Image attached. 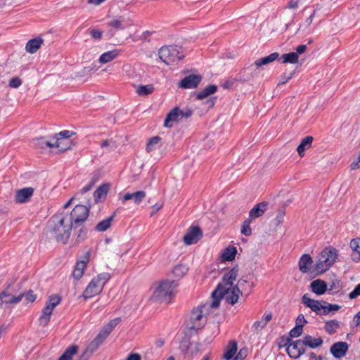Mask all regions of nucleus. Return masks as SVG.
<instances>
[{
  "label": "nucleus",
  "instance_id": "f257e3e1",
  "mask_svg": "<svg viewBox=\"0 0 360 360\" xmlns=\"http://www.w3.org/2000/svg\"><path fill=\"white\" fill-rule=\"evenodd\" d=\"M66 218L67 214L64 212H58L54 214L50 221L52 224L51 232L57 241H60L64 244L67 243L71 234V230L74 228L70 222L68 224H65Z\"/></svg>",
  "mask_w": 360,
  "mask_h": 360
},
{
  "label": "nucleus",
  "instance_id": "f03ea898",
  "mask_svg": "<svg viewBox=\"0 0 360 360\" xmlns=\"http://www.w3.org/2000/svg\"><path fill=\"white\" fill-rule=\"evenodd\" d=\"M179 283L174 280H163L159 283L151 296V300L158 302H172L176 296V289Z\"/></svg>",
  "mask_w": 360,
  "mask_h": 360
},
{
  "label": "nucleus",
  "instance_id": "7ed1b4c3",
  "mask_svg": "<svg viewBox=\"0 0 360 360\" xmlns=\"http://www.w3.org/2000/svg\"><path fill=\"white\" fill-rule=\"evenodd\" d=\"M181 49L177 45L162 46L158 51L159 58L166 65H174L184 58Z\"/></svg>",
  "mask_w": 360,
  "mask_h": 360
},
{
  "label": "nucleus",
  "instance_id": "20e7f679",
  "mask_svg": "<svg viewBox=\"0 0 360 360\" xmlns=\"http://www.w3.org/2000/svg\"><path fill=\"white\" fill-rule=\"evenodd\" d=\"M90 212V205H77L70 214V223L74 228L81 225L86 221Z\"/></svg>",
  "mask_w": 360,
  "mask_h": 360
},
{
  "label": "nucleus",
  "instance_id": "39448f33",
  "mask_svg": "<svg viewBox=\"0 0 360 360\" xmlns=\"http://www.w3.org/2000/svg\"><path fill=\"white\" fill-rule=\"evenodd\" d=\"M202 238V231L198 226H191L183 237L184 243L187 245L197 243Z\"/></svg>",
  "mask_w": 360,
  "mask_h": 360
},
{
  "label": "nucleus",
  "instance_id": "423d86ee",
  "mask_svg": "<svg viewBox=\"0 0 360 360\" xmlns=\"http://www.w3.org/2000/svg\"><path fill=\"white\" fill-rule=\"evenodd\" d=\"M11 286V283H6L5 289L0 292V307L5 304L6 305L8 304H15L21 302L23 298L22 295H18V296H14L10 292V288Z\"/></svg>",
  "mask_w": 360,
  "mask_h": 360
},
{
  "label": "nucleus",
  "instance_id": "0eeeda50",
  "mask_svg": "<svg viewBox=\"0 0 360 360\" xmlns=\"http://www.w3.org/2000/svg\"><path fill=\"white\" fill-rule=\"evenodd\" d=\"M306 352V348L302 339L293 341L291 340V345L286 349L288 356L292 359H298Z\"/></svg>",
  "mask_w": 360,
  "mask_h": 360
},
{
  "label": "nucleus",
  "instance_id": "6e6552de",
  "mask_svg": "<svg viewBox=\"0 0 360 360\" xmlns=\"http://www.w3.org/2000/svg\"><path fill=\"white\" fill-rule=\"evenodd\" d=\"M200 75H189L179 82V87L184 89H195L202 81Z\"/></svg>",
  "mask_w": 360,
  "mask_h": 360
},
{
  "label": "nucleus",
  "instance_id": "1a4fd4ad",
  "mask_svg": "<svg viewBox=\"0 0 360 360\" xmlns=\"http://www.w3.org/2000/svg\"><path fill=\"white\" fill-rule=\"evenodd\" d=\"M200 347L199 343H193L189 339L184 338L180 342L179 349L184 354L193 356L198 352Z\"/></svg>",
  "mask_w": 360,
  "mask_h": 360
},
{
  "label": "nucleus",
  "instance_id": "9d476101",
  "mask_svg": "<svg viewBox=\"0 0 360 360\" xmlns=\"http://www.w3.org/2000/svg\"><path fill=\"white\" fill-rule=\"evenodd\" d=\"M207 307V304H201L197 308H194L191 313L190 322L193 324L189 329L197 330L200 328V324H197L203 316L204 309Z\"/></svg>",
  "mask_w": 360,
  "mask_h": 360
},
{
  "label": "nucleus",
  "instance_id": "9b49d317",
  "mask_svg": "<svg viewBox=\"0 0 360 360\" xmlns=\"http://www.w3.org/2000/svg\"><path fill=\"white\" fill-rule=\"evenodd\" d=\"M104 341L98 335L86 346L85 350L82 354L80 359L82 360H88L90 356L98 349Z\"/></svg>",
  "mask_w": 360,
  "mask_h": 360
},
{
  "label": "nucleus",
  "instance_id": "f8f14e48",
  "mask_svg": "<svg viewBox=\"0 0 360 360\" xmlns=\"http://www.w3.org/2000/svg\"><path fill=\"white\" fill-rule=\"evenodd\" d=\"M238 273V266L236 265L224 274L221 282L218 284L222 285V287L225 289L233 287V281L236 280Z\"/></svg>",
  "mask_w": 360,
  "mask_h": 360
},
{
  "label": "nucleus",
  "instance_id": "ddd939ff",
  "mask_svg": "<svg viewBox=\"0 0 360 360\" xmlns=\"http://www.w3.org/2000/svg\"><path fill=\"white\" fill-rule=\"evenodd\" d=\"M349 346L346 342H338L330 347V352L335 359H340L346 355Z\"/></svg>",
  "mask_w": 360,
  "mask_h": 360
},
{
  "label": "nucleus",
  "instance_id": "4468645a",
  "mask_svg": "<svg viewBox=\"0 0 360 360\" xmlns=\"http://www.w3.org/2000/svg\"><path fill=\"white\" fill-rule=\"evenodd\" d=\"M227 292V289L222 287V285L217 284L215 290L212 292V297L213 299L212 303L210 304L208 307L216 309L219 307L220 302L224 297L225 293Z\"/></svg>",
  "mask_w": 360,
  "mask_h": 360
},
{
  "label": "nucleus",
  "instance_id": "2eb2a0df",
  "mask_svg": "<svg viewBox=\"0 0 360 360\" xmlns=\"http://www.w3.org/2000/svg\"><path fill=\"white\" fill-rule=\"evenodd\" d=\"M89 261V252H87L84 256V259L81 261H77L75 269L72 271V276L76 281H79L84 274V270L86 266V264Z\"/></svg>",
  "mask_w": 360,
  "mask_h": 360
},
{
  "label": "nucleus",
  "instance_id": "dca6fc26",
  "mask_svg": "<svg viewBox=\"0 0 360 360\" xmlns=\"http://www.w3.org/2000/svg\"><path fill=\"white\" fill-rule=\"evenodd\" d=\"M103 290V288L100 284L92 278L86 289L84 290L82 296L85 300L90 299L94 296L98 295Z\"/></svg>",
  "mask_w": 360,
  "mask_h": 360
},
{
  "label": "nucleus",
  "instance_id": "f3484780",
  "mask_svg": "<svg viewBox=\"0 0 360 360\" xmlns=\"http://www.w3.org/2000/svg\"><path fill=\"white\" fill-rule=\"evenodd\" d=\"M302 302L304 306L311 309L317 315L320 316L321 313L322 301L315 300L308 297V294H304L302 299Z\"/></svg>",
  "mask_w": 360,
  "mask_h": 360
},
{
  "label": "nucleus",
  "instance_id": "a211bd4d",
  "mask_svg": "<svg viewBox=\"0 0 360 360\" xmlns=\"http://www.w3.org/2000/svg\"><path fill=\"white\" fill-rule=\"evenodd\" d=\"M320 255L328 263V265L331 267L338 258V250L331 246L326 247L321 251Z\"/></svg>",
  "mask_w": 360,
  "mask_h": 360
},
{
  "label": "nucleus",
  "instance_id": "6ab92c4d",
  "mask_svg": "<svg viewBox=\"0 0 360 360\" xmlns=\"http://www.w3.org/2000/svg\"><path fill=\"white\" fill-rule=\"evenodd\" d=\"M34 193V188L26 187L16 191L15 201L17 203H25L28 202Z\"/></svg>",
  "mask_w": 360,
  "mask_h": 360
},
{
  "label": "nucleus",
  "instance_id": "aec40b11",
  "mask_svg": "<svg viewBox=\"0 0 360 360\" xmlns=\"http://www.w3.org/2000/svg\"><path fill=\"white\" fill-rule=\"evenodd\" d=\"M269 203L266 201H262L255 205L250 211L248 218L253 220L262 216L267 210Z\"/></svg>",
  "mask_w": 360,
  "mask_h": 360
},
{
  "label": "nucleus",
  "instance_id": "412c9836",
  "mask_svg": "<svg viewBox=\"0 0 360 360\" xmlns=\"http://www.w3.org/2000/svg\"><path fill=\"white\" fill-rule=\"evenodd\" d=\"M181 110L179 107L174 108L167 114L164 122V126L168 128L172 127V124L171 122H178L181 119Z\"/></svg>",
  "mask_w": 360,
  "mask_h": 360
},
{
  "label": "nucleus",
  "instance_id": "4be33fe9",
  "mask_svg": "<svg viewBox=\"0 0 360 360\" xmlns=\"http://www.w3.org/2000/svg\"><path fill=\"white\" fill-rule=\"evenodd\" d=\"M240 294H242V291L238 288V286H233L231 289L230 288H227V292L224 295L226 302L234 305L238 302Z\"/></svg>",
  "mask_w": 360,
  "mask_h": 360
},
{
  "label": "nucleus",
  "instance_id": "5701e85b",
  "mask_svg": "<svg viewBox=\"0 0 360 360\" xmlns=\"http://www.w3.org/2000/svg\"><path fill=\"white\" fill-rule=\"evenodd\" d=\"M310 288L311 291L318 295H323L328 290L327 283L321 279L312 281Z\"/></svg>",
  "mask_w": 360,
  "mask_h": 360
},
{
  "label": "nucleus",
  "instance_id": "b1692460",
  "mask_svg": "<svg viewBox=\"0 0 360 360\" xmlns=\"http://www.w3.org/2000/svg\"><path fill=\"white\" fill-rule=\"evenodd\" d=\"M73 143L71 139H62L53 137V147L57 148L59 152H65L72 148Z\"/></svg>",
  "mask_w": 360,
  "mask_h": 360
},
{
  "label": "nucleus",
  "instance_id": "393cba45",
  "mask_svg": "<svg viewBox=\"0 0 360 360\" xmlns=\"http://www.w3.org/2000/svg\"><path fill=\"white\" fill-rule=\"evenodd\" d=\"M280 55L278 52H274L271 54H269L267 56L260 58L257 60H256L254 63V65L256 66L257 68H259L263 65H268L278 59H279Z\"/></svg>",
  "mask_w": 360,
  "mask_h": 360
},
{
  "label": "nucleus",
  "instance_id": "a878e982",
  "mask_svg": "<svg viewBox=\"0 0 360 360\" xmlns=\"http://www.w3.org/2000/svg\"><path fill=\"white\" fill-rule=\"evenodd\" d=\"M32 143L37 149L45 150L47 148H53V139L47 140L45 137H37L32 139Z\"/></svg>",
  "mask_w": 360,
  "mask_h": 360
},
{
  "label": "nucleus",
  "instance_id": "bb28decb",
  "mask_svg": "<svg viewBox=\"0 0 360 360\" xmlns=\"http://www.w3.org/2000/svg\"><path fill=\"white\" fill-rule=\"evenodd\" d=\"M305 348L309 347L311 349H316L322 345L323 340L321 338H314L311 335H307L302 338Z\"/></svg>",
  "mask_w": 360,
  "mask_h": 360
},
{
  "label": "nucleus",
  "instance_id": "cd10ccee",
  "mask_svg": "<svg viewBox=\"0 0 360 360\" xmlns=\"http://www.w3.org/2000/svg\"><path fill=\"white\" fill-rule=\"evenodd\" d=\"M44 40L41 37H37L29 40L25 46V50L30 53H36L43 44Z\"/></svg>",
  "mask_w": 360,
  "mask_h": 360
},
{
  "label": "nucleus",
  "instance_id": "c85d7f7f",
  "mask_svg": "<svg viewBox=\"0 0 360 360\" xmlns=\"http://www.w3.org/2000/svg\"><path fill=\"white\" fill-rule=\"evenodd\" d=\"M313 260L309 254H304L300 259L299 268L302 273H307L309 271V266L312 264Z\"/></svg>",
  "mask_w": 360,
  "mask_h": 360
},
{
  "label": "nucleus",
  "instance_id": "c756f323",
  "mask_svg": "<svg viewBox=\"0 0 360 360\" xmlns=\"http://www.w3.org/2000/svg\"><path fill=\"white\" fill-rule=\"evenodd\" d=\"M53 311L49 306H46L42 309L41 314L38 319L39 323L41 326H46L51 319V316Z\"/></svg>",
  "mask_w": 360,
  "mask_h": 360
},
{
  "label": "nucleus",
  "instance_id": "7c9ffc66",
  "mask_svg": "<svg viewBox=\"0 0 360 360\" xmlns=\"http://www.w3.org/2000/svg\"><path fill=\"white\" fill-rule=\"evenodd\" d=\"M121 53L119 49H113L102 53L99 57V61L101 63H107L116 58Z\"/></svg>",
  "mask_w": 360,
  "mask_h": 360
},
{
  "label": "nucleus",
  "instance_id": "2f4dec72",
  "mask_svg": "<svg viewBox=\"0 0 360 360\" xmlns=\"http://www.w3.org/2000/svg\"><path fill=\"white\" fill-rule=\"evenodd\" d=\"M313 139L311 136H307L302 140L297 148V151L300 157L304 155L305 150L311 148Z\"/></svg>",
  "mask_w": 360,
  "mask_h": 360
},
{
  "label": "nucleus",
  "instance_id": "473e14b6",
  "mask_svg": "<svg viewBox=\"0 0 360 360\" xmlns=\"http://www.w3.org/2000/svg\"><path fill=\"white\" fill-rule=\"evenodd\" d=\"M350 248L354 253L352 255V261L358 262L360 261V238L352 239L350 242Z\"/></svg>",
  "mask_w": 360,
  "mask_h": 360
},
{
  "label": "nucleus",
  "instance_id": "72a5a7b5",
  "mask_svg": "<svg viewBox=\"0 0 360 360\" xmlns=\"http://www.w3.org/2000/svg\"><path fill=\"white\" fill-rule=\"evenodd\" d=\"M218 87L217 85L211 84L205 88H204L202 91H199L196 94V98L198 100H202L210 95L214 94L217 91Z\"/></svg>",
  "mask_w": 360,
  "mask_h": 360
},
{
  "label": "nucleus",
  "instance_id": "f704fd0d",
  "mask_svg": "<svg viewBox=\"0 0 360 360\" xmlns=\"http://www.w3.org/2000/svg\"><path fill=\"white\" fill-rule=\"evenodd\" d=\"M109 191V184H103L99 187L96 188V190L94 192V197L95 199V202H97L98 200L102 198L105 199L107 196V194Z\"/></svg>",
  "mask_w": 360,
  "mask_h": 360
},
{
  "label": "nucleus",
  "instance_id": "c9c22d12",
  "mask_svg": "<svg viewBox=\"0 0 360 360\" xmlns=\"http://www.w3.org/2000/svg\"><path fill=\"white\" fill-rule=\"evenodd\" d=\"M115 216V213L114 212L111 216L108 217L107 219L102 220L100 221L94 228L96 231L98 232H103L108 229L113 221V219Z\"/></svg>",
  "mask_w": 360,
  "mask_h": 360
},
{
  "label": "nucleus",
  "instance_id": "e433bc0d",
  "mask_svg": "<svg viewBox=\"0 0 360 360\" xmlns=\"http://www.w3.org/2000/svg\"><path fill=\"white\" fill-rule=\"evenodd\" d=\"M79 347L76 345L68 347L58 360H72L73 356L78 352Z\"/></svg>",
  "mask_w": 360,
  "mask_h": 360
},
{
  "label": "nucleus",
  "instance_id": "4c0bfd02",
  "mask_svg": "<svg viewBox=\"0 0 360 360\" xmlns=\"http://www.w3.org/2000/svg\"><path fill=\"white\" fill-rule=\"evenodd\" d=\"M341 322L335 319L326 321L324 329L330 335L334 334L340 326Z\"/></svg>",
  "mask_w": 360,
  "mask_h": 360
},
{
  "label": "nucleus",
  "instance_id": "58836bf2",
  "mask_svg": "<svg viewBox=\"0 0 360 360\" xmlns=\"http://www.w3.org/2000/svg\"><path fill=\"white\" fill-rule=\"evenodd\" d=\"M237 352V342L234 340L229 342L227 349L224 354L223 358L225 360H231Z\"/></svg>",
  "mask_w": 360,
  "mask_h": 360
},
{
  "label": "nucleus",
  "instance_id": "ea45409f",
  "mask_svg": "<svg viewBox=\"0 0 360 360\" xmlns=\"http://www.w3.org/2000/svg\"><path fill=\"white\" fill-rule=\"evenodd\" d=\"M322 303H323V304H322L323 308L321 309V313L320 316L328 315L331 311H338L341 308V306H340L338 304H330L326 301H322Z\"/></svg>",
  "mask_w": 360,
  "mask_h": 360
},
{
  "label": "nucleus",
  "instance_id": "a19ab883",
  "mask_svg": "<svg viewBox=\"0 0 360 360\" xmlns=\"http://www.w3.org/2000/svg\"><path fill=\"white\" fill-rule=\"evenodd\" d=\"M236 253L237 249L236 247H228L224 249L221 257L224 261L231 262L235 259Z\"/></svg>",
  "mask_w": 360,
  "mask_h": 360
},
{
  "label": "nucleus",
  "instance_id": "79ce46f5",
  "mask_svg": "<svg viewBox=\"0 0 360 360\" xmlns=\"http://www.w3.org/2000/svg\"><path fill=\"white\" fill-rule=\"evenodd\" d=\"M188 271V266L184 264H179L174 266L172 273L175 277L181 278L184 277Z\"/></svg>",
  "mask_w": 360,
  "mask_h": 360
},
{
  "label": "nucleus",
  "instance_id": "37998d69",
  "mask_svg": "<svg viewBox=\"0 0 360 360\" xmlns=\"http://www.w3.org/2000/svg\"><path fill=\"white\" fill-rule=\"evenodd\" d=\"M281 59H282L283 63L296 64L298 63L299 56L297 55V53L290 52L283 54Z\"/></svg>",
  "mask_w": 360,
  "mask_h": 360
},
{
  "label": "nucleus",
  "instance_id": "c03bdc74",
  "mask_svg": "<svg viewBox=\"0 0 360 360\" xmlns=\"http://www.w3.org/2000/svg\"><path fill=\"white\" fill-rule=\"evenodd\" d=\"M330 266L328 265V263L324 261V259L319 255V260L316 262L315 265V270L318 274H323L328 271Z\"/></svg>",
  "mask_w": 360,
  "mask_h": 360
},
{
  "label": "nucleus",
  "instance_id": "a18cd8bd",
  "mask_svg": "<svg viewBox=\"0 0 360 360\" xmlns=\"http://www.w3.org/2000/svg\"><path fill=\"white\" fill-rule=\"evenodd\" d=\"M342 288V281L339 279H334L329 283L328 290L330 294H337Z\"/></svg>",
  "mask_w": 360,
  "mask_h": 360
},
{
  "label": "nucleus",
  "instance_id": "49530a36",
  "mask_svg": "<svg viewBox=\"0 0 360 360\" xmlns=\"http://www.w3.org/2000/svg\"><path fill=\"white\" fill-rule=\"evenodd\" d=\"M154 89H155L153 84L140 85L136 89V93L139 96H147L152 94Z\"/></svg>",
  "mask_w": 360,
  "mask_h": 360
},
{
  "label": "nucleus",
  "instance_id": "de8ad7c7",
  "mask_svg": "<svg viewBox=\"0 0 360 360\" xmlns=\"http://www.w3.org/2000/svg\"><path fill=\"white\" fill-rule=\"evenodd\" d=\"M111 275L109 273L103 272L98 274L96 277L93 278L96 283L100 284L103 288L105 283L110 279Z\"/></svg>",
  "mask_w": 360,
  "mask_h": 360
},
{
  "label": "nucleus",
  "instance_id": "09e8293b",
  "mask_svg": "<svg viewBox=\"0 0 360 360\" xmlns=\"http://www.w3.org/2000/svg\"><path fill=\"white\" fill-rule=\"evenodd\" d=\"M160 141L161 138L158 136L150 138L147 143L146 150L148 153L153 151L157 148V146Z\"/></svg>",
  "mask_w": 360,
  "mask_h": 360
},
{
  "label": "nucleus",
  "instance_id": "8fccbe9b",
  "mask_svg": "<svg viewBox=\"0 0 360 360\" xmlns=\"http://www.w3.org/2000/svg\"><path fill=\"white\" fill-rule=\"evenodd\" d=\"M252 221L250 219H246L241 226V233L245 236H250L252 235V229L250 227V224Z\"/></svg>",
  "mask_w": 360,
  "mask_h": 360
},
{
  "label": "nucleus",
  "instance_id": "3c124183",
  "mask_svg": "<svg viewBox=\"0 0 360 360\" xmlns=\"http://www.w3.org/2000/svg\"><path fill=\"white\" fill-rule=\"evenodd\" d=\"M248 285L249 286V290L248 292V295H249L251 292H252V290L253 288V283H249V281L246 279H244V277H243L242 278L239 279L238 281V283L237 285H236L235 286H238V288H241L243 290H246V288H245V285Z\"/></svg>",
  "mask_w": 360,
  "mask_h": 360
},
{
  "label": "nucleus",
  "instance_id": "603ef678",
  "mask_svg": "<svg viewBox=\"0 0 360 360\" xmlns=\"http://www.w3.org/2000/svg\"><path fill=\"white\" fill-rule=\"evenodd\" d=\"M146 193L143 191H139L133 193L132 199L135 204L139 205L145 198Z\"/></svg>",
  "mask_w": 360,
  "mask_h": 360
},
{
  "label": "nucleus",
  "instance_id": "864d4df0",
  "mask_svg": "<svg viewBox=\"0 0 360 360\" xmlns=\"http://www.w3.org/2000/svg\"><path fill=\"white\" fill-rule=\"evenodd\" d=\"M75 134V132L72 131L63 130L58 134H56L53 137L62 139H70V137Z\"/></svg>",
  "mask_w": 360,
  "mask_h": 360
},
{
  "label": "nucleus",
  "instance_id": "5fc2aeb1",
  "mask_svg": "<svg viewBox=\"0 0 360 360\" xmlns=\"http://www.w3.org/2000/svg\"><path fill=\"white\" fill-rule=\"evenodd\" d=\"M302 332L303 328H302L301 324L300 326L295 325V326L290 330L288 337H290L291 339L298 338L302 335Z\"/></svg>",
  "mask_w": 360,
  "mask_h": 360
},
{
  "label": "nucleus",
  "instance_id": "6e6d98bb",
  "mask_svg": "<svg viewBox=\"0 0 360 360\" xmlns=\"http://www.w3.org/2000/svg\"><path fill=\"white\" fill-rule=\"evenodd\" d=\"M112 331V330L106 324L97 335L104 341Z\"/></svg>",
  "mask_w": 360,
  "mask_h": 360
},
{
  "label": "nucleus",
  "instance_id": "4d7b16f0",
  "mask_svg": "<svg viewBox=\"0 0 360 360\" xmlns=\"http://www.w3.org/2000/svg\"><path fill=\"white\" fill-rule=\"evenodd\" d=\"M295 74V70L290 72L288 75L283 73L279 77L278 85L286 84L290 79H291Z\"/></svg>",
  "mask_w": 360,
  "mask_h": 360
},
{
  "label": "nucleus",
  "instance_id": "13d9d810",
  "mask_svg": "<svg viewBox=\"0 0 360 360\" xmlns=\"http://www.w3.org/2000/svg\"><path fill=\"white\" fill-rule=\"evenodd\" d=\"M291 340H291L290 337L282 336L278 342V347L279 348L286 347V349L289 348V347L291 345Z\"/></svg>",
  "mask_w": 360,
  "mask_h": 360
},
{
  "label": "nucleus",
  "instance_id": "bf43d9fd",
  "mask_svg": "<svg viewBox=\"0 0 360 360\" xmlns=\"http://www.w3.org/2000/svg\"><path fill=\"white\" fill-rule=\"evenodd\" d=\"M20 295H22L25 300L31 303L34 302L37 299V295L34 293L32 290H29L27 292L20 293Z\"/></svg>",
  "mask_w": 360,
  "mask_h": 360
},
{
  "label": "nucleus",
  "instance_id": "052dcab7",
  "mask_svg": "<svg viewBox=\"0 0 360 360\" xmlns=\"http://www.w3.org/2000/svg\"><path fill=\"white\" fill-rule=\"evenodd\" d=\"M108 26L113 27L117 30L124 29V26L122 25L121 20L118 19H115L109 22Z\"/></svg>",
  "mask_w": 360,
  "mask_h": 360
},
{
  "label": "nucleus",
  "instance_id": "680f3d73",
  "mask_svg": "<svg viewBox=\"0 0 360 360\" xmlns=\"http://www.w3.org/2000/svg\"><path fill=\"white\" fill-rule=\"evenodd\" d=\"M89 34L92 39L100 40L103 36V31L96 29L89 30Z\"/></svg>",
  "mask_w": 360,
  "mask_h": 360
},
{
  "label": "nucleus",
  "instance_id": "e2e57ef3",
  "mask_svg": "<svg viewBox=\"0 0 360 360\" xmlns=\"http://www.w3.org/2000/svg\"><path fill=\"white\" fill-rule=\"evenodd\" d=\"M22 84V80L18 77L10 79L8 86L12 88H18Z\"/></svg>",
  "mask_w": 360,
  "mask_h": 360
},
{
  "label": "nucleus",
  "instance_id": "0e129e2a",
  "mask_svg": "<svg viewBox=\"0 0 360 360\" xmlns=\"http://www.w3.org/2000/svg\"><path fill=\"white\" fill-rule=\"evenodd\" d=\"M86 234H87V229L84 227L81 228L79 229L77 236V241L78 243L83 241L86 238Z\"/></svg>",
  "mask_w": 360,
  "mask_h": 360
},
{
  "label": "nucleus",
  "instance_id": "69168bd1",
  "mask_svg": "<svg viewBox=\"0 0 360 360\" xmlns=\"http://www.w3.org/2000/svg\"><path fill=\"white\" fill-rule=\"evenodd\" d=\"M266 326V323H264L262 320L260 321H256L252 326V329L256 332H258L261 330L262 328H264Z\"/></svg>",
  "mask_w": 360,
  "mask_h": 360
},
{
  "label": "nucleus",
  "instance_id": "338daca9",
  "mask_svg": "<svg viewBox=\"0 0 360 360\" xmlns=\"http://www.w3.org/2000/svg\"><path fill=\"white\" fill-rule=\"evenodd\" d=\"M360 295V283L356 285L354 289L349 294V297L351 300L356 298Z\"/></svg>",
  "mask_w": 360,
  "mask_h": 360
},
{
  "label": "nucleus",
  "instance_id": "774afa93",
  "mask_svg": "<svg viewBox=\"0 0 360 360\" xmlns=\"http://www.w3.org/2000/svg\"><path fill=\"white\" fill-rule=\"evenodd\" d=\"M97 70L96 65L92 64L90 66L84 67L82 70V74L83 75H89L91 72H95Z\"/></svg>",
  "mask_w": 360,
  "mask_h": 360
}]
</instances>
